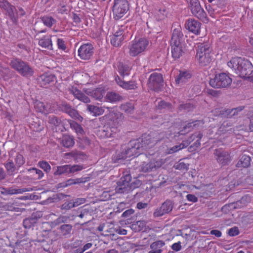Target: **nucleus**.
<instances>
[{"instance_id": "f257e3e1", "label": "nucleus", "mask_w": 253, "mask_h": 253, "mask_svg": "<svg viewBox=\"0 0 253 253\" xmlns=\"http://www.w3.org/2000/svg\"><path fill=\"white\" fill-rule=\"evenodd\" d=\"M228 66L242 78H248L253 72V66L247 59L234 57L227 63Z\"/></svg>"}, {"instance_id": "f03ea898", "label": "nucleus", "mask_w": 253, "mask_h": 253, "mask_svg": "<svg viewBox=\"0 0 253 253\" xmlns=\"http://www.w3.org/2000/svg\"><path fill=\"white\" fill-rule=\"evenodd\" d=\"M183 35L181 28L178 27L173 30L170 41L172 56L174 59L179 58L183 53Z\"/></svg>"}, {"instance_id": "7ed1b4c3", "label": "nucleus", "mask_w": 253, "mask_h": 253, "mask_svg": "<svg viewBox=\"0 0 253 253\" xmlns=\"http://www.w3.org/2000/svg\"><path fill=\"white\" fill-rule=\"evenodd\" d=\"M211 50L208 43H197L196 58L201 66H207L210 63L211 61Z\"/></svg>"}, {"instance_id": "20e7f679", "label": "nucleus", "mask_w": 253, "mask_h": 253, "mask_svg": "<svg viewBox=\"0 0 253 253\" xmlns=\"http://www.w3.org/2000/svg\"><path fill=\"white\" fill-rule=\"evenodd\" d=\"M149 44V42L146 38L135 39L128 43V54L131 57L138 56L148 48Z\"/></svg>"}, {"instance_id": "39448f33", "label": "nucleus", "mask_w": 253, "mask_h": 253, "mask_svg": "<svg viewBox=\"0 0 253 253\" xmlns=\"http://www.w3.org/2000/svg\"><path fill=\"white\" fill-rule=\"evenodd\" d=\"M9 65L12 69L23 77L29 78L34 74V70L29 64L19 58L12 59Z\"/></svg>"}, {"instance_id": "423d86ee", "label": "nucleus", "mask_w": 253, "mask_h": 253, "mask_svg": "<svg viewBox=\"0 0 253 253\" xmlns=\"http://www.w3.org/2000/svg\"><path fill=\"white\" fill-rule=\"evenodd\" d=\"M203 137V134L200 132H197L192 134L186 140H184L178 145H175L169 150V153L176 152L178 151L187 147L192 141L196 140L193 147L198 148L200 146V140Z\"/></svg>"}, {"instance_id": "0eeeda50", "label": "nucleus", "mask_w": 253, "mask_h": 253, "mask_svg": "<svg viewBox=\"0 0 253 253\" xmlns=\"http://www.w3.org/2000/svg\"><path fill=\"white\" fill-rule=\"evenodd\" d=\"M129 9L127 0H114L112 6L113 18L115 20L122 18Z\"/></svg>"}, {"instance_id": "6e6552de", "label": "nucleus", "mask_w": 253, "mask_h": 253, "mask_svg": "<svg viewBox=\"0 0 253 253\" xmlns=\"http://www.w3.org/2000/svg\"><path fill=\"white\" fill-rule=\"evenodd\" d=\"M232 82V79L228 75L222 73L216 74L213 79L210 81V84L214 88L226 87L229 86Z\"/></svg>"}, {"instance_id": "1a4fd4ad", "label": "nucleus", "mask_w": 253, "mask_h": 253, "mask_svg": "<svg viewBox=\"0 0 253 253\" xmlns=\"http://www.w3.org/2000/svg\"><path fill=\"white\" fill-rule=\"evenodd\" d=\"M131 176L130 174H126L121 178L117 182L116 188V192L118 193H124L131 190L130 181Z\"/></svg>"}, {"instance_id": "9d476101", "label": "nucleus", "mask_w": 253, "mask_h": 253, "mask_svg": "<svg viewBox=\"0 0 253 253\" xmlns=\"http://www.w3.org/2000/svg\"><path fill=\"white\" fill-rule=\"evenodd\" d=\"M189 2L191 11L192 14L201 20L206 22L207 21L206 13L201 7L198 0H187Z\"/></svg>"}, {"instance_id": "9b49d317", "label": "nucleus", "mask_w": 253, "mask_h": 253, "mask_svg": "<svg viewBox=\"0 0 253 253\" xmlns=\"http://www.w3.org/2000/svg\"><path fill=\"white\" fill-rule=\"evenodd\" d=\"M163 84V78L160 73H153L150 76L148 81V86L151 89L158 91L159 90Z\"/></svg>"}, {"instance_id": "f8f14e48", "label": "nucleus", "mask_w": 253, "mask_h": 253, "mask_svg": "<svg viewBox=\"0 0 253 253\" xmlns=\"http://www.w3.org/2000/svg\"><path fill=\"white\" fill-rule=\"evenodd\" d=\"M163 164L164 162L162 160L157 161L153 160L148 163L144 162L139 166V170L144 172L153 171L160 168Z\"/></svg>"}, {"instance_id": "ddd939ff", "label": "nucleus", "mask_w": 253, "mask_h": 253, "mask_svg": "<svg viewBox=\"0 0 253 253\" xmlns=\"http://www.w3.org/2000/svg\"><path fill=\"white\" fill-rule=\"evenodd\" d=\"M93 53L94 47L89 43L82 44L78 50V56L83 60H89L93 55Z\"/></svg>"}, {"instance_id": "4468645a", "label": "nucleus", "mask_w": 253, "mask_h": 253, "mask_svg": "<svg viewBox=\"0 0 253 253\" xmlns=\"http://www.w3.org/2000/svg\"><path fill=\"white\" fill-rule=\"evenodd\" d=\"M204 122L203 120H196L195 121L188 123L185 126L183 127V129L178 131V129L177 130H175L173 132V137H175L176 136H179L180 135H183L185 133L189 131L190 128L191 127L194 128H198L200 127H203Z\"/></svg>"}, {"instance_id": "2eb2a0df", "label": "nucleus", "mask_w": 253, "mask_h": 253, "mask_svg": "<svg viewBox=\"0 0 253 253\" xmlns=\"http://www.w3.org/2000/svg\"><path fill=\"white\" fill-rule=\"evenodd\" d=\"M173 208V204L171 201L167 200L164 202L161 206L156 209L153 213L154 217H160L169 213Z\"/></svg>"}, {"instance_id": "dca6fc26", "label": "nucleus", "mask_w": 253, "mask_h": 253, "mask_svg": "<svg viewBox=\"0 0 253 253\" xmlns=\"http://www.w3.org/2000/svg\"><path fill=\"white\" fill-rule=\"evenodd\" d=\"M214 155L217 162L222 166L227 165L231 160L228 152L221 149L215 150Z\"/></svg>"}, {"instance_id": "f3484780", "label": "nucleus", "mask_w": 253, "mask_h": 253, "mask_svg": "<svg viewBox=\"0 0 253 253\" xmlns=\"http://www.w3.org/2000/svg\"><path fill=\"white\" fill-rule=\"evenodd\" d=\"M192 77L191 73L188 70H180L179 74L175 77V83L182 85L188 82Z\"/></svg>"}, {"instance_id": "a211bd4d", "label": "nucleus", "mask_w": 253, "mask_h": 253, "mask_svg": "<svg viewBox=\"0 0 253 253\" xmlns=\"http://www.w3.org/2000/svg\"><path fill=\"white\" fill-rule=\"evenodd\" d=\"M39 84L42 87H47L51 83L55 80V77L51 74L44 73L38 78Z\"/></svg>"}, {"instance_id": "6ab92c4d", "label": "nucleus", "mask_w": 253, "mask_h": 253, "mask_svg": "<svg viewBox=\"0 0 253 253\" xmlns=\"http://www.w3.org/2000/svg\"><path fill=\"white\" fill-rule=\"evenodd\" d=\"M159 141L157 138L148 135L142 139L141 143H140V147L144 150H147L152 148Z\"/></svg>"}, {"instance_id": "aec40b11", "label": "nucleus", "mask_w": 253, "mask_h": 253, "mask_svg": "<svg viewBox=\"0 0 253 253\" xmlns=\"http://www.w3.org/2000/svg\"><path fill=\"white\" fill-rule=\"evenodd\" d=\"M68 90L70 93L73 94L76 98L80 101L84 103L90 102V99L84 93L77 89L76 87L72 86L71 87H69Z\"/></svg>"}, {"instance_id": "412c9836", "label": "nucleus", "mask_w": 253, "mask_h": 253, "mask_svg": "<svg viewBox=\"0 0 253 253\" xmlns=\"http://www.w3.org/2000/svg\"><path fill=\"white\" fill-rule=\"evenodd\" d=\"M251 198L248 195H245L239 201L231 203L229 205L230 209H238L245 207L249 203L251 202Z\"/></svg>"}, {"instance_id": "4be33fe9", "label": "nucleus", "mask_w": 253, "mask_h": 253, "mask_svg": "<svg viewBox=\"0 0 253 253\" xmlns=\"http://www.w3.org/2000/svg\"><path fill=\"white\" fill-rule=\"evenodd\" d=\"M186 27L192 33L198 34L201 28V24L197 20L189 19L187 21Z\"/></svg>"}, {"instance_id": "5701e85b", "label": "nucleus", "mask_w": 253, "mask_h": 253, "mask_svg": "<svg viewBox=\"0 0 253 253\" xmlns=\"http://www.w3.org/2000/svg\"><path fill=\"white\" fill-rule=\"evenodd\" d=\"M133 145H134V146H132L131 148H129L126 151V158H130L131 157H135L139 155L140 151L139 150L140 149V142H135L133 143Z\"/></svg>"}, {"instance_id": "b1692460", "label": "nucleus", "mask_w": 253, "mask_h": 253, "mask_svg": "<svg viewBox=\"0 0 253 253\" xmlns=\"http://www.w3.org/2000/svg\"><path fill=\"white\" fill-rule=\"evenodd\" d=\"M165 245L162 241H157L150 245V250L148 253H161L163 252L162 248Z\"/></svg>"}, {"instance_id": "393cba45", "label": "nucleus", "mask_w": 253, "mask_h": 253, "mask_svg": "<svg viewBox=\"0 0 253 253\" xmlns=\"http://www.w3.org/2000/svg\"><path fill=\"white\" fill-rule=\"evenodd\" d=\"M105 107H99L92 105H87V110L94 116H98L104 113Z\"/></svg>"}, {"instance_id": "a878e982", "label": "nucleus", "mask_w": 253, "mask_h": 253, "mask_svg": "<svg viewBox=\"0 0 253 253\" xmlns=\"http://www.w3.org/2000/svg\"><path fill=\"white\" fill-rule=\"evenodd\" d=\"M51 36H44L39 41V44L43 48L47 49H52V43L51 39Z\"/></svg>"}, {"instance_id": "bb28decb", "label": "nucleus", "mask_w": 253, "mask_h": 253, "mask_svg": "<svg viewBox=\"0 0 253 253\" xmlns=\"http://www.w3.org/2000/svg\"><path fill=\"white\" fill-rule=\"evenodd\" d=\"M69 124L71 128L74 130L79 137H83L84 131L82 126L76 122L70 120Z\"/></svg>"}, {"instance_id": "cd10ccee", "label": "nucleus", "mask_w": 253, "mask_h": 253, "mask_svg": "<svg viewBox=\"0 0 253 253\" xmlns=\"http://www.w3.org/2000/svg\"><path fill=\"white\" fill-rule=\"evenodd\" d=\"M115 80L117 84L123 88L126 89H133L136 87L135 85L132 82H126L121 80L120 78L118 76L115 78Z\"/></svg>"}, {"instance_id": "c85d7f7f", "label": "nucleus", "mask_w": 253, "mask_h": 253, "mask_svg": "<svg viewBox=\"0 0 253 253\" xmlns=\"http://www.w3.org/2000/svg\"><path fill=\"white\" fill-rule=\"evenodd\" d=\"M105 99L108 102L115 103L120 101L122 97L118 93L114 92H109L107 93Z\"/></svg>"}, {"instance_id": "c756f323", "label": "nucleus", "mask_w": 253, "mask_h": 253, "mask_svg": "<svg viewBox=\"0 0 253 253\" xmlns=\"http://www.w3.org/2000/svg\"><path fill=\"white\" fill-rule=\"evenodd\" d=\"M251 158L247 155H243L239 161L237 163L236 166L238 168H247L250 165Z\"/></svg>"}, {"instance_id": "7c9ffc66", "label": "nucleus", "mask_w": 253, "mask_h": 253, "mask_svg": "<svg viewBox=\"0 0 253 253\" xmlns=\"http://www.w3.org/2000/svg\"><path fill=\"white\" fill-rule=\"evenodd\" d=\"M61 143L64 147L68 148L74 145V140L72 137L64 135L62 138Z\"/></svg>"}, {"instance_id": "2f4dec72", "label": "nucleus", "mask_w": 253, "mask_h": 253, "mask_svg": "<svg viewBox=\"0 0 253 253\" xmlns=\"http://www.w3.org/2000/svg\"><path fill=\"white\" fill-rule=\"evenodd\" d=\"M69 174V165L57 167L54 173L55 175H60L62 174Z\"/></svg>"}, {"instance_id": "473e14b6", "label": "nucleus", "mask_w": 253, "mask_h": 253, "mask_svg": "<svg viewBox=\"0 0 253 253\" xmlns=\"http://www.w3.org/2000/svg\"><path fill=\"white\" fill-rule=\"evenodd\" d=\"M98 134L102 138L113 137V133L111 132V127L104 126L99 130Z\"/></svg>"}, {"instance_id": "72a5a7b5", "label": "nucleus", "mask_w": 253, "mask_h": 253, "mask_svg": "<svg viewBox=\"0 0 253 253\" xmlns=\"http://www.w3.org/2000/svg\"><path fill=\"white\" fill-rule=\"evenodd\" d=\"M118 71L121 76L125 77L129 74L130 68L127 65L120 63L118 65Z\"/></svg>"}, {"instance_id": "f704fd0d", "label": "nucleus", "mask_w": 253, "mask_h": 253, "mask_svg": "<svg viewBox=\"0 0 253 253\" xmlns=\"http://www.w3.org/2000/svg\"><path fill=\"white\" fill-rule=\"evenodd\" d=\"M41 20L43 24L48 27H51L56 22L55 19L49 16H44L41 17Z\"/></svg>"}, {"instance_id": "c9c22d12", "label": "nucleus", "mask_w": 253, "mask_h": 253, "mask_svg": "<svg viewBox=\"0 0 253 253\" xmlns=\"http://www.w3.org/2000/svg\"><path fill=\"white\" fill-rule=\"evenodd\" d=\"M117 29L115 30L114 34L113 35H115L118 37L125 38L126 39V27L125 25L118 26L117 28Z\"/></svg>"}, {"instance_id": "e433bc0d", "label": "nucleus", "mask_w": 253, "mask_h": 253, "mask_svg": "<svg viewBox=\"0 0 253 253\" xmlns=\"http://www.w3.org/2000/svg\"><path fill=\"white\" fill-rule=\"evenodd\" d=\"M124 40L125 38H122V37H118L113 35L110 36L111 43L114 46L118 47L120 46Z\"/></svg>"}, {"instance_id": "4c0bfd02", "label": "nucleus", "mask_w": 253, "mask_h": 253, "mask_svg": "<svg viewBox=\"0 0 253 253\" xmlns=\"http://www.w3.org/2000/svg\"><path fill=\"white\" fill-rule=\"evenodd\" d=\"M84 178H78L76 179H69L66 181L64 183V186L67 187L73 184H80L85 182Z\"/></svg>"}, {"instance_id": "58836bf2", "label": "nucleus", "mask_w": 253, "mask_h": 253, "mask_svg": "<svg viewBox=\"0 0 253 253\" xmlns=\"http://www.w3.org/2000/svg\"><path fill=\"white\" fill-rule=\"evenodd\" d=\"M122 111H124L127 114H132L134 110V105L130 103H126L122 104L121 107Z\"/></svg>"}, {"instance_id": "ea45409f", "label": "nucleus", "mask_w": 253, "mask_h": 253, "mask_svg": "<svg viewBox=\"0 0 253 253\" xmlns=\"http://www.w3.org/2000/svg\"><path fill=\"white\" fill-rule=\"evenodd\" d=\"M72 229V226L70 224H63L60 227L62 234L65 236L70 234Z\"/></svg>"}, {"instance_id": "a19ab883", "label": "nucleus", "mask_w": 253, "mask_h": 253, "mask_svg": "<svg viewBox=\"0 0 253 253\" xmlns=\"http://www.w3.org/2000/svg\"><path fill=\"white\" fill-rule=\"evenodd\" d=\"M28 172L32 173L33 176L36 175L37 179H41L44 175V173L42 171L39 169L36 168H31L28 169Z\"/></svg>"}, {"instance_id": "79ce46f5", "label": "nucleus", "mask_w": 253, "mask_h": 253, "mask_svg": "<svg viewBox=\"0 0 253 253\" xmlns=\"http://www.w3.org/2000/svg\"><path fill=\"white\" fill-rule=\"evenodd\" d=\"M119 116H122V114L120 112L115 111H110L109 113L105 115L103 118H105L107 119L114 121L115 119H118Z\"/></svg>"}, {"instance_id": "37998d69", "label": "nucleus", "mask_w": 253, "mask_h": 253, "mask_svg": "<svg viewBox=\"0 0 253 253\" xmlns=\"http://www.w3.org/2000/svg\"><path fill=\"white\" fill-rule=\"evenodd\" d=\"M36 223V219L32 216L23 221V226L25 228H30Z\"/></svg>"}, {"instance_id": "c03bdc74", "label": "nucleus", "mask_w": 253, "mask_h": 253, "mask_svg": "<svg viewBox=\"0 0 253 253\" xmlns=\"http://www.w3.org/2000/svg\"><path fill=\"white\" fill-rule=\"evenodd\" d=\"M10 69L8 67H3L0 65V79L6 80V77H8Z\"/></svg>"}, {"instance_id": "a18cd8bd", "label": "nucleus", "mask_w": 253, "mask_h": 253, "mask_svg": "<svg viewBox=\"0 0 253 253\" xmlns=\"http://www.w3.org/2000/svg\"><path fill=\"white\" fill-rule=\"evenodd\" d=\"M5 168L9 173H12L16 169V166H15L12 160H8L5 165Z\"/></svg>"}, {"instance_id": "49530a36", "label": "nucleus", "mask_w": 253, "mask_h": 253, "mask_svg": "<svg viewBox=\"0 0 253 253\" xmlns=\"http://www.w3.org/2000/svg\"><path fill=\"white\" fill-rule=\"evenodd\" d=\"M38 165L46 173L49 172L51 169V167L46 161H39Z\"/></svg>"}, {"instance_id": "de8ad7c7", "label": "nucleus", "mask_w": 253, "mask_h": 253, "mask_svg": "<svg viewBox=\"0 0 253 253\" xmlns=\"http://www.w3.org/2000/svg\"><path fill=\"white\" fill-rule=\"evenodd\" d=\"M48 123L55 126H58L60 125L61 120L54 116H50L48 117Z\"/></svg>"}, {"instance_id": "09e8293b", "label": "nucleus", "mask_w": 253, "mask_h": 253, "mask_svg": "<svg viewBox=\"0 0 253 253\" xmlns=\"http://www.w3.org/2000/svg\"><path fill=\"white\" fill-rule=\"evenodd\" d=\"M83 167L81 165H69V173H73L76 172H78L82 170L83 169Z\"/></svg>"}, {"instance_id": "8fccbe9b", "label": "nucleus", "mask_w": 253, "mask_h": 253, "mask_svg": "<svg viewBox=\"0 0 253 253\" xmlns=\"http://www.w3.org/2000/svg\"><path fill=\"white\" fill-rule=\"evenodd\" d=\"M91 96L96 100H101L103 97L102 91L100 89L93 90L91 93Z\"/></svg>"}, {"instance_id": "3c124183", "label": "nucleus", "mask_w": 253, "mask_h": 253, "mask_svg": "<svg viewBox=\"0 0 253 253\" xmlns=\"http://www.w3.org/2000/svg\"><path fill=\"white\" fill-rule=\"evenodd\" d=\"M15 162L16 163V167H17L18 168L20 167L25 163V160L24 159L23 156L21 154L17 155L15 159Z\"/></svg>"}, {"instance_id": "603ef678", "label": "nucleus", "mask_w": 253, "mask_h": 253, "mask_svg": "<svg viewBox=\"0 0 253 253\" xmlns=\"http://www.w3.org/2000/svg\"><path fill=\"white\" fill-rule=\"evenodd\" d=\"M194 106L190 102L185 104H181L179 106V109L180 110H184L185 111L189 112L192 110Z\"/></svg>"}, {"instance_id": "864d4df0", "label": "nucleus", "mask_w": 253, "mask_h": 253, "mask_svg": "<svg viewBox=\"0 0 253 253\" xmlns=\"http://www.w3.org/2000/svg\"><path fill=\"white\" fill-rule=\"evenodd\" d=\"M231 126L232 124L230 122L228 121L224 122L220 127V130L222 132L228 131L231 129V128L229 127H230Z\"/></svg>"}, {"instance_id": "5fc2aeb1", "label": "nucleus", "mask_w": 253, "mask_h": 253, "mask_svg": "<svg viewBox=\"0 0 253 253\" xmlns=\"http://www.w3.org/2000/svg\"><path fill=\"white\" fill-rule=\"evenodd\" d=\"M232 109H222L220 112V115L224 117H233Z\"/></svg>"}, {"instance_id": "6e6d98bb", "label": "nucleus", "mask_w": 253, "mask_h": 253, "mask_svg": "<svg viewBox=\"0 0 253 253\" xmlns=\"http://www.w3.org/2000/svg\"><path fill=\"white\" fill-rule=\"evenodd\" d=\"M37 107H38L40 109L39 111L44 113H48L49 112H50L52 111V110H48L46 109V107L44 105L43 103L42 102H38L37 105Z\"/></svg>"}, {"instance_id": "4d7b16f0", "label": "nucleus", "mask_w": 253, "mask_h": 253, "mask_svg": "<svg viewBox=\"0 0 253 253\" xmlns=\"http://www.w3.org/2000/svg\"><path fill=\"white\" fill-rule=\"evenodd\" d=\"M175 167L176 169L182 170H187L188 169V165L183 162H179Z\"/></svg>"}, {"instance_id": "13d9d810", "label": "nucleus", "mask_w": 253, "mask_h": 253, "mask_svg": "<svg viewBox=\"0 0 253 253\" xmlns=\"http://www.w3.org/2000/svg\"><path fill=\"white\" fill-rule=\"evenodd\" d=\"M74 207L73 202L72 201H67L61 206L62 210H69Z\"/></svg>"}, {"instance_id": "bf43d9fd", "label": "nucleus", "mask_w": 253, "mask_h": 253, "mask_svg": "<svg viewBox=\"0 0 253 253\" xmlns=\"http://www.w3.org/2000/svg\"><path fill=\"white\" fill-rule=\"evenodd\" d=\"M228 234L231 237L235 236L239 234V231L237 227H234L228 230Z\"/></svg>"}, {"instance_id": "052dcab7", "label": "nucleus", "mask_w": 253, "mask_h": 253, "mask_svg": "<svg viewBox=\"0 0 253 253\" xmlns=\"http://www.w3.org/2000/svg\"><path fill=\"white\" fill-rule=\"evenodd\" d=\"M112 196L110 191H104L101 195V198L103 201H107L111 199Z\"/></svg>"}, {"instance_id": "680f3d73", "label": "nucleus", "mask_w": 253, "mask_h": 253, "mask_svg": "<svg viewBox=\"0 0 253 253\" xmlns=\"http://www.w3.org/2000/svg\"><path fill=\"white\" fill-rule=\"evenodd\" d=\"M5 10L7 12L8 15L11 18H13L15 16L14 13L15 11L16 10V9L14 6L9 4L8 7H7Z\"/></svg>"}, {"instance_id": "e2e57ef3", "label": "nucleus", "mask_w": 253, "mask_h": 253, "mask_svg": "<svg viewBox=\"0 0 253 253\" xmlns=\"http://www.w3.org/2000/svg\"><path fill=\"white\" fill-rule=\"evenodd\" d=\"M33 188L31 187L24 188H16V195L21 194L26 192H30L33 190Z\"/></svg>"}, {"instance_id": "0e129e2a", "label": "nucleus", "mask_w": 253, "mask_h": 253, "mask_svg": "<svg viewBox=\"0 0 253 253\" xmlns=\"http://www.w3.org/2000/svg\"><path fill=\"white\" fill-rule=\"evenodd\" d=\"M59 108L62 111L67 113V112L71 108V107L67 103L64 102L60 104Z\"/></svg>"}, {"instance_id": "69168bd1", "label": "nucleus", "mask_w": 253, "mask_h": 253, "mask_svg": "<svg viewBox=\"0 0 253 253\" xmlns=\"http://www.w3.org/2000/svg\"><path fill=\"white\" fill-rule=\"evenodd\" d=\"M57 42L58 47L59 49L65 50L66 48V46L65 44V42L62 39H58Z\"/></svg>"}, {"instance_id": "338daca9", "label": "nucleus", "mask_w": 253, "mask_h": 253, "mask_svg": "<svg viewBox=\"0 0 253 253\" xmlns=\"http://www.w3.org/2000/svg\"><path fill=\"white\" fill-rule=\"evenodd\" d=\"M67 113L72 118H77L79 115L77 111L72 108L67 112Z\"/></svg>"}, {"instance_id": "774afa93", "label": "nucleus", "mask_w": 253, "mask_h": 253, "mask_svg": "<svg viewBox=\"0 0 253 253\" xmlns=\"http://www.w3.org/2000/svg\"><path fill=\"white\" fill-rule=\"evenodd\" d=\"M250 124L249 129L253 131V111L251 112L249 114Z\"/></svg>"}]
</instances>
